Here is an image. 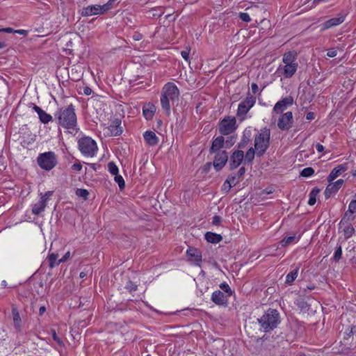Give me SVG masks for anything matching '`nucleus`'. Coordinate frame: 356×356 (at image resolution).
Wrapping results in <instances>:
<instances>
[{
    "mask_svg": "<svg viewBox=\"0 0 356 356\" xmlns=\"http://www.w3.org/2000/svg\"><path fill=\"white\" fill-rule=\"evenodd\" d=\"M54 118L58 124L62 127L67 129H76L77 118L74 106L72 104L58 109L54 114Z\"/></svg>",
    "mask_w": 356,
    "mask_h": 356,
    "instance_id": "obj_1",
    "label": "nucleus"
},
{
    "mask_svg": "<svg viewBox=\"0 0 356 356\" xmlns=\"http://www.w3.org/2000/svg\"><path fill=\"white\" fill-rule=\"evenodd\" d=\"M179 90L177 86L172 82H168L164 85L161 94V104L162 109L165 114H170L171 105L179 99Z\"/></svg>",
    "mask_w": 356,
    "mask_h": 356,
    "instance_id": "obj_2",
    "label": "nucleus"
},
{
    "mask_svg": "<svg viewBox=\"0 0 356 356\" xmlns=\"http://www.w3.org/2000/svg\"><path fill=\"white\" fill-rule=\"evenodd\" d=\"M257 321L263 332H270L280 323V313L276 309H269L257 319Z\"/></svg>",
    "mask_w": 356,
    "mask_h": 356,
    "instance_id": "obj_3",
    "label": "nucleus"
},
{
    "mask_svg": "<svg viewBox=\"0 0 356 356\" xmlns=\"http://www.w3.org/2000/svg\"><path fill=\"white\" fill-rule=\"evenodd\" d=\"M270 131L264 128L254 137V149L257 156H261L266 152L270 144Z\"/></svg>",
    "mask_w": 356,
    "mask_h": 356,
    "instance_id": "obj_4",
    "label": "nucleus"
},
{
    "mask_svg": "<svg viewBox=\"0 0 356 356\" xmlns=\"http://www.w3.org/2000/svg\"><path fill=\"white\" fill-rule=\"evenodd\" d=\"M296 60V54L292 51L286 52L284 54L282 62L284 63L283 67L281 66L279 70H282V74L285 78H291L293 76L298 69Z\"/></svg>",
    "mask_w": 356,
    "mask_h": 356,
    "instance_id": "obj_5",
    "label": "nucleus"
},
{
    "mask_svg": "<svg viewBox=\"0 0 356 356\" xmlns=\"http://www.w3.org/2000/svg\"><path fill=\"white\" fill-rule=\"evenodd\" d=\"M114 0H109L106 3L101 5H91L83 8L81 15L83 17H89L96 15H103L111 9Z\"/></svg>",
    "mask_w": 356,
    "mask_h": 356,
    "instance_id": "obj_6",
    "label": "nucleus"
},
{
    "mask_svg": "<svg viewBox=\"0 0 356 356\" xmlns=\"http://www.w3.org/2000/svg\"><path fill=\"white\" fill-rule=\"evenodd\" d=\"M79 149L87 156H94L98 149L96 142L90 137H83L78 141Z\"/></svg>",
    "mask_w": 356,
    "mask_h": 356,
    "instance_id": "obj_7",
    "label": "nucleus"
},
{
    "mask_svg": "<svg viewBox=\"0 0 356 356\" xmlns=\"http://www.w3.org/2000/svg\"><path fill=\"white\" fill-rule=\"evenodd\" d=\"M38 165L43 170H50L57 164L56 154L53 152L40 154L37 158Z\"/></svg>",
    "mask_w": 356,
    "mask_h": 356,
    "instance_id": "obj_8",
    "label": "nucleus"
},
{
    "mask_svg": "<svg viewBox=\"0 0 356 356\" xmlns=\"http://www.w3.org/2000/svg\"><path fill=\"white\" fill-rule=\"evenodd\" d=\"M255 103L256 97L248 92L245 99L238 106L237 116L241 118V120H243L248 112L253 107Z\"/></svg>",
    "mask_w": 356,
    "mask_h": 356,
    "instance_id": "obj_9",
    "label": "nucleus"
},
{
    "mask_svg": "<svg viewBox=\"0 0 356 356\" xmlns=\"http://www.w3.org/2000/svg\"><path fill=\"white\" fill-rule=\"evenodd\" d=\"M293 122V113L291 111H288L280 115L277 121V127L282 131H287L292 127Z\"/></svg>",
    "mask_w": 356,
    "mask_h": 356,
    "instance_id": "obj_10",
    "label": "nucleus"
},
{
    "mask_svg": "<svg viewBox=\"0 0 356 356\" xmlns=\"http://www.w3.org/2000/svg\"><path fill=\"white\" fill-rule=\"evenodd\" d=\"M236 129V119L234 118H225L220 122L219 125L220 132L223 135L230 134Z\"/></svg>",
    "mask_w": 356,
    "mask_h": 356,
    "instance_id": "obj_11",
    "label": "nucleus"
},
{
    "mask_svg": "<svg viewBox=\"0 0 356 356\" xmlns=\"http://www.w3.org/2000/svg\"><path fill=\"white\" fill-rule=\"evenodd\" d=\"M213 166L216 171H220L226 164L228 160V154L225 150L215 152Z\"/></svg>",
    "mask_w": 356,
    "mask_h": 356,
    "instance_id": "obj_12",
    "label": "nucleus"
},
{
    "mask_svg": "<svg viewBox=\"0 0 356 356\" xmlns=\"http://www.w3.org/2000/svg\"><path fill=\"white\" fill-rule=\"evenodd\" d=\"M186 256L190 262L193 263L195 266H201L202 253L200 250L190 247L186 250Z\"/></svg>",
    "mask_w": 356,
    "mask_h": 356,
    "instance_id": "obj_13",
    "label": "nucleus"
},
{
    "mask_svg": "<svg viewBox=\"0 0 356 356\" xmlns=\"http://www.w3.org/2000/svg\"><path fill=\"white\" fill-rule=\"evenodd\" d=\"M293 98L291 96H287L278 101L273 107V112L277 114H281L289 106L293 105Z\"/></svg>",
    "mask_w": 356,
    "mask_h": 356,
    "instance_id": "obj_14",
    "label": "nucleus"
},
{
    "mask_svg": "<svg viewBox=\"0 0 356 356\" xmlns=\"http://www.w3.org/2000/svg\"><path fill=\"white\" fill-rule=\"evenodd\" d=\"M244 159V153L242 150L234 151L230 156V170L238 168Z\"/></svg>",
    "mask_w": 356,
    "mask_h": 356,
    "instance_id": "obj_15",
    "label": "nucleus"
},
{
    "mask_svg": "<svg viewBox=\"0 0 356 356\" xmlns=\"http://www.w3.org/2000/svg\"><path fill=\"white\" fill-rule=\"evenodd\" d=\"M354 213H356V201H350L348 210L345 212L343 217L340 221V224H343L345 222H350L355 219Z\"/></svg>",
    "mask_w": 356,
    "mask_h": 356,
    "instance_id": "obj_16",
    "label": "nucleus"
},
{
    "mask_svg": "<svg viewBox=\"0 0 356 356\" xmlns=\"http://www.w3.org/2000/svg\"><path fill=\"white\" fill-rule=\"evenodd\" d=\"M343 182V179H338L334 183L330 182L324 192L325 199H329L332 194L336 193L342 186Z\"/></svg>",
    "mask_w": 356,
    "mask_h": 356,
    "instance_id": "obj_17",
    "label": "nucleus"
},
{
    "mask_svg": "<svg viewBox=\"0 0 356 356\" xmlns=\"http://www.w3.org/2000/svg\"><path fill=\"white\" fill-rule=\"evenodd\" d=\"M227 295L220 290L215 291L211 295V300L217 305H226L227 302Z\"/></svg>",
    "mask_w": 356,
    "mask_h": 356,
    "instance_id": "obj_18",
    "label": "nucleus"
},
{
    "mask_svg": "<svg viewBox=\"0 0 356 356\" xmlns=\"http://www.w3.org/2000/svg\"><path fill=\"white\" fill-rule=\"evenodd\" d=\"M33 110L38 113L39 116V119L41 122L44 124H47L49 122L52 121L53 118L51 115L47 113L44 111H43L40 107L37 105H34Z\"/></svg>",
    "mask_w": 356,
    "mask_h": 356,
    "instance_id": "obj_19",
    "label": "nucleus"
},
{
    "mask_svg": "<svg viewBox=\"0 0 356 356\" xmlns=\"http://www.w3.org/2000/svg\"><path fill=\"white\" fill-rule=\"evenodd\" d=\"M225 144V139L224 137L222 136H218L216 138H215L213 142L212 145L210 147V153L212 154L213 152H216L218 151H221V148L223 147Z\"/></svg>",
    "mask_w": 356,
    "mask_h": 356,
    "instance_id": "obj_20",
    "label": "nucleus"
},
{
    "mask_svg": "<svg viewBox=\"0 0 356 356\" xmlns=\"http://www.w3.org/2000/svg\"><path fill=\"white\" fill-rule=\"evenodd\" d=\"M145 142L152 146L157 145L159 143V138L156 134L152 131H147L143 134Z\"/></svg>",
    "mask_w": 356,
    "mask_h": 356,
    "instance_id": "obj_21",
    "label": "nucleus"
},
{
    "mask_svg": "<svg viewBox=\"0 0 356 356\" xmlns=\"http://www.w3.org/2000/svg\"><path fill=\"white\" fill-rule=\"evenodd\" d=\"M156 110V106L152 104L149 103L144 106L143 108V113L145 119L147 120H152L154 117Z\"/></svg>",
    "mask_w": 356,
    "mask_h": 356,
    "instance_id": "obj_22",
    "label": "nucleus"
},
{
    "mask_svg": "<svg viewBox=\"0 0 356 356\" xmlns=\"http://www.w3.org/2000/svg\"><path fill=\"white\" fill-rule=\"evenodd\" d=\"M47 203L44 200L40 199L39 202L33 204L32 206V213L35 216H39L42 212L44 211Z\"/></svg>",
    "mask_w": 356,
    "mask_h": 356,
    "instance_id": "obj_23",
    "label": "nucleus"
},
{
    "mask_svg": "<svg viewBox=\"0 0 356 356\" xmlns=\"http://www.w3.org/2000/svg\"><path fill=\"white\" fill-rule=\"evenodd\" d=\"M121 121L115 119L112 124L109 126L108 129L113 136H120L122 133V127H120Z\"/></svg>",
    "mask_w": 356,
    "mask_h": 356,
    "instance_id": "obj_24",
    "label": "nucleus"
},
{
    "mask_svg": "<svg viewBox=\"0 0 356 356\" xmlns=\"http://www.w3.org/2000/svg\"><path fill=\"white\" fill-rule=\"evenodd\" d=\"M346 170V168L342 165H339L334 168L327 177V181L332 182L339 175Z\"/></svg>",
    "mask_w": 356,
    "mask_h": 356,
    "instance_id": "obj_25",
    "label": "nucleus"
},
{
    "mask_svg": "<svg viewBox=\"0 0 356 356\" xmlns=\"http://www.w3.org/2000/svg\"><path fill=\"white\" fill-rule=\"evenodd\" d=\"M344 21L343 17H334L332 18L329 20H327L323 24V29H327L330 28H332L333 26H337L343 23Z\"/></svg>",
    "mask_w": 356,
    "mask_h": 356,
    "instance_id": "obj_26",
    "label": "nucleus"
},
{
    "mask_svg": "<svg viewBox=\"0 0 356 356\" xmlns=\"http://www.w3.org/2000/svg\"><path fill=\"white\" fill-rule=\"evenodd\" d=\"M205 239L209 243H218L222 240V237L220 234L208 232L205 234Z\"/></svg>",
    "mask_w": 356,
    "mask_h": 356,
    "instance_id": "obj_27",
    "label": "nucleus"
},
{
    "mask_svg": "<svg viewBox=\"0 0 356 356\" xmlns=\"http://www.w3.org/2000/svg\"><path fill=\"white\" fill-rule=\"evenodd\" d=\"M12 314L13 318L14 326L17 331H20L22 320L19 312L16 307H13Z\"/></svg>",
    "mask_w": 356,
    "mask_h": 356,
    "instance_id": "obj_28",
    "label": "nucleus"
},
{
    "mask_svg": "<svg viewBox=\"0 0 356 356\" xmlns=\"http://www.w3.org/2000/svg\"><path fill=\"white\" fill-rule=\"evenodd\" d=\"M340 225H344L343 227V234L346 239L350 238L355 233V229L353 226L350 223V222H344L343 224H340Z\"/></svg>",
    "mask_w": 356,
    "mask_h": 356,
    "instance_id": "obj_29",
    "label": "nucleus"
},
{
    "mask_svg": "<svg viewBox=\"0 0 356 356\" xmlns=\"http://www.w3.org/2000/svg\"><path fill=\"white\" fill-rule=\"evenodd\" d=\"M58 253H50L47 257L49 260V266L50 268H54L55 266H58L60 263H58Z\"/></svg>",
    "mask_w": 356,
    "mask_h": 356,
    "instance_id": "obj_30",
    "label": "nucleus"
},
{
    "mask_svg": "<svg viewBox=\"0 0 356 356\" xmlns=\"http://www.w3.org/2000/svg\"><path fill=\"white\" fill-rule=\"evenodd\" d=\"M298 268H296L291 272H290L289 274H287L286 277V283L291 284L293 283V282L297 278L298 275Z\"/></svg>",
    "mask_w": 356,
    "mask_h": 356,
    "instance_id": "obj_31",
    "label": "nucleus"
},
{
    "mask_svg": "<svg viewBox=\"0 0 356 356\" xmlns=\"http://www.w3.org/2000/svg\"><path fill=\"white\" fill-rule=\"evenodd\" d=\"M320 190L317 188H314L312 189V191L309 193V198L308 201V204L311 206L315 204L316 202V196L319 193Z\"/></svg>",
    "mask_w": 356,
    "mask_h": 356,
    "instance_id": "obj_32",
    "label": "nucleus"
},
{
    "mask_svg": "<svg viewBox=\"0 0 356 356\" xmlns=\"http://www.w3.org/2000/svg\"><path fill=\"white\" fill-rule=\"evenodd\" d=\"M256 154V149L250 147L246 152L245 155H244L245 162L251 163L254 158V155Z\"/></svg>",
    "mask_w": 356,
    "mask_h": 356,
    "instance_id": "obj_33",
    "label": "nucleus"
},
{
    "mask_svg": "<svg viewBox=\"0 0 356 356\" xmlns=\"http://www.w3.org/2000/svg\"><path fill=\"white\" fill-rule=\"evenodd\" d=\"M342 258V247L341 245H338L336 247L335 251L332 257V261L335 263H338Z\"/></svg>",
    "mask_w": 356,
    "mask_h": 356,
    "instance_id": "obj_34",
    "label": "nucleus"
},
{
    "mask_svg": "<svg viewBox=\"0 0 356 356\" xmlns=\"http://www.w3.org/2000/svg\"><path fill=\"white\" fill-rule=\"evenodd\" d=\"M298 240L296 239V236H286L284 237L280 242L281 245L282 246H286L289 244H291L293 243L297 242Z\"/></svg>",
    "mask_w": 356,
    "mask_h": 356,
    "instance_id": "obj_35",
    "label": "nucleus"
},
{
    "mask_svg": "<svg viewBox=\"0 0 356 356\" xmlns=\"http://www.w3.org/2000/svg\"><path fill=\"white\" fill-rule=\"evenodd\" d=\"M314 174V170L311 168H305L300 172V175L304 177H311Z\"/></svg>",
    "mask_w": 356,
    "mask_h": 356,
    "instance_id": "obj_36",
    "label": "nucleus"
},
{
    "mask_svg": "<svg viewBox=\"0 0 356 356\" xmlns=\"http://www.w3.org/2000/svg\"><path fill=\"white\" fill-rule=\"evenodd\" d=\"M108 169L109 172L113 175H117V174H118V168L113 161L108 163Z\"/></svg>",
    "mask_w": 356,
    "mask_h": 356,
    "instance_id": "obj_37",
    "label": "nucleus"
},
{
    "mask_svg": "<svg viewBox=\"0 0 356 356\" xmlns=\"http://www.w3.org/2000/svg\"><path fill=\"white\" fill-rule=\"evenodd\" d=\"M76 195L79 197H83L84 200H87L89 193L86 189L79 188L76 191Z\"/></svg>",
    "mask_w": 356,
    "mask_h": 356,
    "instance_id": "obj_38",
    "label": "nucleus"
},
{
    "mask_svg": "<svg viewBox=\"0 0 356 356\" xmlns=\"http://www.w3.org/2000/svg\"><path fill=\"white\" fill-rule=\"evenodd\" d=\"M147 13L149 15V17H159L163 14V11L161 8H159V10L154 8L151 10H149Z\"/></svg>",
    "mask_w": 356,
    "mask_h": 356,
    "instance_id": "obj_39",
    "label": "nucleus"
},
{
    "mask_svg": "<svg viewBox=\"0 0 356 356\" xmlns=\"http://www.w3.org/2000/svg\"><path fill=\"white\" fill-rule=\"evenodd\" d=\"M220 288L227 294V296H231L233 293L231 288L226 282L221 283L220 284Z\"/></svg>",
    "mask_w": 356,
    "mask_h": 356,
    "instance_id": "obj_40",
    "label": "nucleus"
},
{
    "mask_svg": "<svg viewBox=\"0 0 356 356\" xmlns=\"http://www.w3.org/2000/svg\"><path fill=\"white\" fill-rule=\"evenodd\" d=\"M115 176V181L118 183L120 188L122 189L124 188L125 186V182L124 181V179L122 178V177L121 175H119L118 174H117V175H114Z\"/></svg>",
    "mask_w": 356,
    "mask_h": 356,
    "instance_id": "obj_41",
    "label": "nucleus"
},
{
    "mask_svg": "<svg viewBox=\"0 0 356 356\" xmlns=\"http://www.w3.org/2000/svg\"><path fill=\"white\" fill-rule=\"evenodd\" d=\"M125 288L129 290L130 292H132V291H135L137 290V288H138V286L137 284H136L134 282H133L132 281H129L126 286H125Z\"/></svg>",
    "mask_w": 356,
    "mask_h": 356,
    "instance_id": "obj_42",
    "label": "nucleus"
},
{
    "mask_svg": "<svg viewBox=\"0 0 356 356\" xmlns=\"http://www.w3.org/2000/svg\"><path fill=\"white\" fill-rule=\"evenodd\" d=\"M232 187V185L230 184V182L227 179H226L222 186V191L225 193H228V192L230 191Z\"/></svg>",
    "mask_w": 356,
    "mask_h": 356,
    "instance_id": "obj_43",
    "label": "nucleus"
},
{
    "mask_svg": "<svg viewBox=\"0 0 356 356\" xmlns=\"http://www.w3.org/2000/svg\"><path fill=\"white\" fill-rule=\"evenodd\" d=\"M239 179L240 178H238V176L235 175L229 176L227 179L230 182L232 185L236 186L238 183Z\"/></svg>",
    "mask_w": 356,
    "mask_h": 356,
    "instance_id": "obj_44",
    "label": "nucleus"
},
{
    "mask_svg": "<svg viewBox=\"0 0 356 356\" xmlns=\"http://www.w3.org/2000/svg\"><path fill=\"white\" fill-rule=\"evenodd\" d=\"M239 18L243 21L245 22H250L251 21V18L250 15L247 13H239Z\"/></svg>",
    "mask_w": 356,
    "mask_h": 356,
    "instance_id": "obj_45",
    "label": "nucleus"
},
{
    "mask_svg": "<svg viewBox=\"0 0 356 356\" xmlns=\"http://www.w3.org/2000/svg\"><path fill=\"white\" fill-rule=\"evenodd\" d=\"M51 336H52L53 339L56 342H57L59 345H62L63 344V341L57 336L56 330L54 329H51Z\"/></svg>",
    "mask_w": 356,
    "mask_h": 356,
    "instance_id": "obj_46",
    "label": "nucleus"
},
{
    "mask_svg": "<svg viewBox=\"0 0 356 356\" xmlns=\"http://www.w3.org/2000/svg\"><path fill=\"white\" fill-rule=\"evenodd\" d=\"M248 142L249 138L243 136L241 142L238 144V147L241 149L244 148L248 145Z\"/></svg>",
    "mask_w": 356,
    "mask_h": 356,
    "instance_id": "obj_47",
    "label": "nucleus"
},
{
    "mask_svg": "<svg viewBox=\"0 0 356 356\" xmlns=\"http://www.w3.org/2000/svg\"><path fill=\"white\" fill-rule=\"evenodd\" d=\"M52 194H53V191H47L44 193H40V199L44 200L45 202L47 203V200L52 195Z\"/></svg>",
    "mask_w": 356,
    "mask_h": 356,
    "instance_id": "obj_48",
    "label": "nucleus"
},
{
    "mask_svg": "<svg viewBox=\"0 0 356 356\" xmlns=\"http://www.w3.org/2000/svg\"><path fill=\"white\" fill-rule=\"evenodd\" d=\"M72 169L74 171L79 172L82 169V165L81 163H75L72 165Z\"/></svg>",
    "mask_w": 356,
    "mask_h": 356,
    "instance_id": "obj_49",
    "label": "nucleus"
},
{
    "mask_svg": "<svg viewBox=\"0 0 356 356\" xmlns=\"http://www.w3.org/2000/svg\"><path fill=\"white\" fill-rule=\"evenodd\" d=\"M222 221V218L219 216H214L213 217L212 223L214 225H219Z\"/></svg>",
    "mask_w": 356,
    "mask_h": 356,
    "instance_id": "obj_50",
    "label": "nucleus"
},
{
    "mask_svg": "<svg viewBox=\"0 0 356 356\" xmlns=\"http://www.w3.org/2000/svg\"><path fill=\"white\" fill-rule=\"evenodd\" d=\"M70 252L67 251L61 259H58V263L61 264V263L65 262L70 259Z\"/></svg>",
    "mask_w": 356,
    "mask_h": 356,
    "instance_id": "obj_51",
    "label": "nucleus"
},
{
    "mask_svg": "<svg viewBox=\"0 0 356 356\" xmlns=\"http://www.w3.org/2000/svg\"><path fill=\"white\" fill-rule=\"evenodd\" d=\"M337 54V51L334 49H330L327 52V56L330 58L335 57Z\"/></svg>",
    "mask_w": 356,
    "mask_h": 356,
    "instance_id": "obj_52",
    "label": "nucleus"
},
{
    "mask_svg": "<svg viewBox=\"0 0 356 356\" xmlns=\"http://www.w3.org/2000/svg\"><path fill=\"white\" fill-rule=\"evenodd\" d=\"M189 54H190V50H184L181 52V55L182 58L186 61H188L189 59Z\"/></svg>",
    "mask_w": 356,
    "mask_h": 356,
    "instance_id": "obj_53",
    "label": "nucleus"
},
{
    "mask_svg": "<svg viewBox=\"0 0 356 356\" xmlns=\"http://www.w3.org/2000/svg\"><path fill=\"white\" fill-rule=\"evenodd\" d=\"M245 167H241L240 168V169L238 170V173H237V176L238 178H241L243 176V175L245 174Z\"/></svg>",
    "mask_w": 356,
    "mask_h": 356,
    "instance_id": "obj_54",
    "label": "nucleus"
},
{
    "mask_svg": "<svg viewBox=\"0 0 356 356\" xmlns=\"http://www.w3.org/2000/svg\"><path fill=\"white\" fill-rule=\"evenodd\" d=\"M251 89H252V91L254 94H256L257 92H258V86L257 83H252L251 84Z\"/></svg>",
    "mask_w": 356,
    "mask_h": 356,
    "instance_id": "obj_55",
    "label": "nucleus"
},
{
    "mask_svg": "<svg viewBox=\"0 0 356 356\" xmlns=\"http://www.w3.org/2000/svg\"><path fill=\"white\" fill-rule=\"evenodd\" d=\"M92 90L90 88L86 86L83 88V93L86 95H90L92 93Z\"/></svg>",
    "mask_w": 356,
    "mask_h": 356,
    "instance_id": "obj_56",
    "label": "nucleus"
},
{
    "mask_svg": "<svg viewBox=\"0 0 356 356\" xmlns=\"http://www.w3.org/2000/svg\"><path fill=\"white\" fill-rule=\"evenodd\" d=\"M306 119L308 120H312L314 119V113L313 112H309L306 115Z\"/></svg>",
    "mask_w": 356,
    "mask_h": 356,
    "instance_id": "obj_57",
    "label": "nucleus"
},
{
    "mask_svg": "<svg viewBox=\"0 0 356 356\" xmlns=\"http://www.w3.org/2000/svg\"><path fill=\"white\" fill-rule=\"evenodd\" d=\"M330 0H314L313 1V5H318L322 3H327Z\"/></svg>",
    "mask_w": 356,
    "mask_h": 356,
    "instance_id": "obj_58",
    "label": "nucleus"
},
{
    "mask_svg": "<svg viewBox=\"0 0 356 356\" xmlns=\"http://www.w3.org/2000/svg\"><path fill=\"white\" fill-rule=\"evenodd\" d=\"M1 31L8 33H15V30H13L12 28H10V27L0 29V32Z\"/></svg>",
    "mask_w": 356,
    "mask_h": 356,
    "instance_id": "obj_59",
    "label": "nucleus"
},
{
    "mask_svg": "<svg viewBox=\"0 0 356 356\" xmlns=\"http://www.w3.org/2000/svg\"><path fill=\"white\" fill-rule=\"evenodd\" d=\"M316 149L318 152H322L324 150V147L321 144L317 143Z\"/></svg>",
    "mask_w": 356,
    "mask_h": 356,
    "instance_id": "obj_60",
    "label": "nucleus"
},
{
    "mask_svg": "<svg viewBox=\"0 0 356 356\" xmlns=\"http://www.w3.org/2000/svg\"><path fill=\"white\" fill-rule=\"evenodd\" d=\"M354 329H355V327H353L350 328V330H349L348 332H346V336H345L344 338L347 339L348 337H350L351 335H353V330Z\"/></svg>",
    "mask_w": 356,
    "mask_h": 356,
    "instance_id": "obj_61",
    "label": "nucleus"
},
{
    "mask_svg": "<svg viewBox=\"0 0 356 356\" xmlns=\"http://www.w3.org/2000/svg\"><path fill=\"white\" fill-rule=\"evenodd\" d=\"M45 311H46V308L44 306L40 307L39 309V315L42 316L44 314V313L45 312Z\"/></svg>",
    "mask_w": 356,
    "mask_h": 356,
    "instance_id": "obj_62",
    "label": "nucleus"
},
{
    "mask_svg": "<svg viewBox=\"0 0 356 356\" xmlns=\"http://www.w3.org/2000/svg\"><path fill=\"white\" fill-rule=\"evenodd\" d=\"M15 33H19L20 35H25L27 31L26 30L19 29V30H15Z\"/></svg>",
    "mask_w": 356,
    "mask_h": 356,
    "instance_id": "obj_63",
    "label": "nucleus"
},
{
    "mask_svg": "<svg viewBox=\"0 0 356 356\" xmlns=\"http://www.w3.org/2000/svg\"><path fill=\"white\" fill-rule=\"evenodd\" d=\"M226 143L227 147H229V146L232 145L234 143V138L233 137H231V140L229 142L227 140Z\"/></svg>",
    "mask_w": 356,
    "mask_h": 356,
    "instance_id": "obj_64",
    "label": "nucleus"
}]
</instances>
